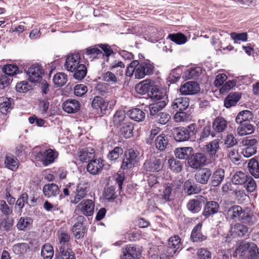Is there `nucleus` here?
I'll return each instance as SVG.
<instances>
[{
    "instance_id": "nucleus-1",
    "label": "nucleus",
    "mask_w": 259,
    "mask_h": 259,
    "mask_svg": "<svg viewBox=\"0 0 259 259\" xmlns=\"http://www.w3.org/2000/svg\"><path fill=\"white\" fill-rule=\"evenodd\" d=\"M223 210L228 220L240 221L249 225L253 224L252 216L239 205H232L225 201L223 204Z\"/></svg>"
},
{
    "instance_id": "nucleus-2",
    "label": "nucleus",
    "mask_w": 259,
    "mask_h": 259,
    "mask_svg": "<svg viewBox=\"0 0 259 259\" xmlns=\"http://www.w3.org/2000/svg\"><path fill=\"white\" fill-rule=\"evenodd\" d=\"M65 68L74 73V77L80 80L84 78L87 72L85 65L80 63V54L75 52L69 54L66 57L64 63Z\"/></svg>"
},
{
    "instance_id": "nucleus-3",
    "label": "nucleus",
    "mask_w": 259,
    "mask_h": 259,
    "mask_svg": "<svg viewBox=\"0 0 259 259\" xmlns=\"http://www.w3.org/2000/svg\"><path fill=\"white\" fill-rule=\"evenodd\" d=\"M151 98L154 101L149 105L151 115H156L159 111L165 107L168 102L167 96L164 92H156L152 94Z\"/></svg>"
},
{
    "instance_id": "nucleus-4",
    "label": "nucleus",
    "mask_w": 259,
    "mask_h": 259,
    "mask_svg": "<svg viewBox=\"0 0 259 259\" xmlns=\"http://www.w3.org/2000/svg\"><path fill=\"white\" fill-rule=\"evenodd\" d=\"M131 66L135 68V77L141 79L146 75L152 74L154 71L153 64L149 61H145L141 63L135 60L131 62Z\"/></svg>"
},
{
    "instance_id": "nucleus-5",
    "label": "nucleus",
    "mask_w": 259,
    "mask_h": 259,
    "mask_svg": "<svg viewBox=\"0 0 259 259\" xmlns=\"http://www.w3.org/2000/svg\"><path fill=\"white\" fill-rule=\"evenodd\" d=\"M182 246L181 239L178 235L171 237L168 241L166 251L160 254V259H172Z\"/></svg>"
},
{
    "instance_id": "nucleus-6",
    "label": "nucleus",
    "mask_w": 259,
    "mask_h": 259,
    "mask_svg": "<svg viewBox=\"0 0 259 259\" xmlns=\"http://www.w3.org/2000/svg\"><path fill=\"white\" fill-rule=\"evenodd\" d=\"M196 132L195 124H191L187 128L178 127L174 131L175 139L179 142L188 141L193 138Z\"/></svg>"
},
{
    "instance_id": "nucleus-7",
    "label": "nucleus",
    "mask_w": 259,
    "mask_h": 259,
    "mask_svg": "<svg viewBox=\"0 0 259 259\" xmlns=\"http://www.w3.org/2000/svg\"><path fill=\"white\" fill-rule=\"evenodd\" d=\"M32 154L36 160L41 161L45 166L53 163L58 156L57 152L50 149L39 152L34 151Z\"/></svg>"
},
{
    "instance_id": "nucleus-8",
    "label": "nucleus",
    "mask_w": 259,
    "mask_h": 259,
    "mask_svg": "<svg viewBox=\"0 0 259 259\" xmlns=\"http://www.w3.org/2000/svg\"><path fill=\"white\" fill-rule=\"evenodd\" d=\"M136 92L140 94L144 95L147 93L151 98L153 93L161 92L154 82L149 80H145L138 83L135 87Z\"/></svg>"
},
{
    "instance_id": "nucleus-9",
    "label": "nucleus",
    "mask_w": 259,
    "mask_h": 259,
    "mask_svg": "<svg viewBox=\"0 0 259 259\" xmlns=\"http://www.w3.org/2000/svg\"><path fill=\"white\" fill-rule=\"evenodd\" d=\"M207 160V156L204 153L201 152L192 153L188 159V164L191 168L197 169L205 165Z\"/></svg>"
},
{
    "instance_id": "nucleus-10",
    "label": "nucleus",
    "mask_w": 259,
    "mask_h": 259,
    "mask_svg": "<svg viewBox=\"0 0 259 259\" xmlns=\"http://www.w3.org/2000/svg\"><path fill=\"white\" fill-rule=\"evenodd\" d=\"M236 251L237 253H240L241 256L252 257L258 253V249L255 243L247 242L240 244Z\"/></svg>"
},
{
    "instance_id": "nucleus-11",
    "label": "nucleus",
    "mask_w": 259,
    "mask_h": 259,
    "mask_svg": "<svg viewBox=\"0 0 259 259\" xmlns=\"http://www.w3.org/2000/svg\"><path fill=\"white\" fill-rule=\"evenodd\" d=\"M90 189L89 184L84 181H81L76 186L75 190V195L73 199L71 200L70 202L72 204H77L81 200L84 198Z\"/></svg>"
},
{
    "instance_id": "nucleus-12",
    "label": "nucleus",
    "mask_w": 259,
    "mask_h": 259,
    "mask_svg": "<svg viewBox=\"0 0 259 259\" xmlns=\"http://www.w3.org/2000/svg\"><path fill=\"white\" fill-rule=\"evenodd\" d=\"M42 67L38 64H34L30 66L26 71L28 79L31 82H39L42 79Z\"/></svg>"
},
{
    "instance_id": "nucleus-13",
    "label": "nucleus",
    "mask_w": 259,
    "mask_h": 259,
    "mask_svg": "<svg viewBox=\"0 0 259 259\" xmlns=\"http://www.w3.org/2000/svg\"><path fill=\"white\" fill-rule=\"evenodd\" d=\"M95 204L91 199H84L76 206L75 211H79L85 216H91L94 212Z\"/></svg>"
},
{
    "instance_id": "nucleus-14",
    "label": "nucleus",
    "mask_w": 259,
    "mask_h": 259,
    "mask_svg": "<svg viewBox=\"0 0 259 259\" xmlns=\"http://www.w3.org/2000/svg\"><path fill=\"white\" fill-rule=\"evenodd\" d=\"M257 142L255 139H251L243 141L242 154L245 157H249L256 153Z\"/></svg>"
},
{
    "instance_id": "nucleus-15",
    "label": "nucleus",
    "mask_w": 259,
    "mask_h": 259,
    "mask_svg": "<svg viewBox=\"0 0 259 259\" xmlns=\"http://www.w3.org/2000/svg\"><path fill=\"white\" fill-rule=\"evenodd\" d=\"M163 165V159L159 157H152L146 161L144 166L147 171H158L162 169Z\"/></svg>"
},
{
    "instance_id": "nucleus-16",
    "label": "nucleus",
    "mask_w": 259,
    "mask_h": 259,
    "mask_svg": "<svg viewBox=\"0 0 259 259\" xmlns=\"http://www.w3.org/2000/svg\"><path fill=\"white\" fill-rule=\"evenodd\" d=\"M211 174V170L209 168L206 167L200 168L195 174V180L198 183L205 185L208 183Z\"/></svg>"
},
{
    "instance_id": "nucleus-17",
    "label": "nucleus",
    "mask_w": 259,
    "mask_h": 259,
    "mask_svg": "<svg viewBox=\"0 0 259 259\" xmlns=\"http://www.w3.org/2000/svg\"><path fill=\"white\" fill-rule=\"evenodd\" d=\"M228 126V122L222 116L216 117L212 123V127L214 134L224 133L226 131Z\"/></svg>"
},
{
    "instance_id": "nucleus-18",
    "label": "nucleus",
    "mask_w": 259,
    "mask_h": 259,
    "mask_svg": "<svg viewBox=\"0 0 259 259\" xmlns=\"http://www.w3.org/2000/svg\"><path fill=\"white\" fill-rule=\"evenodd\" d=\"M141 256L139 250L131 245H127L122 249V252L120 255L121 259H138Z\"/></svg>"
},
{
    "instance_id": "nucleus-19",
    "label": "nucleus",
    "mask_w": 259,
    "mask_h": 259,
    "mask_svg": "<svg viewBox=\"0 0 259 259\" xmlns=\"http://www.w3.org/2000/svg\"><path fill=\"white\" fill-rule=\"evenodd\" d=\"M104 166V161L102 159H96L92 160L89 162L87 169L88 171L91 174L96 175L101 171Z\"/></svg>"
},
{
    "instance_id": "nucleus-20",
    "label": "nucleus",
    "mask_w": 259,
    "mask_h": 259,
    "mask_svg": "<svg viewBox=\"0 0 259 259\" xmlns=\"http://www.w3.org/2000/svg\"><path fill=\"white\" fill-rule=\"evenodd\" d=\"M199 91V85L194 81H188L182 85L180 89V92L184 95H194Z\"/></svg>"
},
{
    "instance_id": "nucleus-21",
    "label": "nucleus",
    "mask_w": 259,
    "mask_h": 259,
    "mask_svg": "<svg viewBox=\"0 0 259 259\" xmlns=\"http://www.w3.org/2000/svg\"><path fill=\"white\" fill-rule=\"evenodd\" d=\"M189 99L187 97H179L174 99L171 103V108L174 111H184L189 106Z\"/></svg>"
},
{
    "instance_id": "nucleus-22",
    "label": "nucleus",
    "mask_w": 259,
    "mask_h": 259,
    "mask_svg": "<svg viewBox=\"0 0 259 259\" xmlns=\"http://www.w3.org/2000/svg\"><path fill=\"white\" fill-rule=\"evenodd\" d=\"M220 140L218 139H214L206 145V150L210 158L215 160L218 157L217 153L220 149Z\"/></svg>"
},
{
    "instance_id": "nucleus-23",
    "label": "nucleus",
    "mask_w": 259,
    "mask_h": 259,
    "mask_svg": "<svg viewBox=\"0 0 259 259\" xmlns=\"http://www.w3.org/2000/svg\"><path fill=\"white\" fill-rule=\"evenodd\" d=\"M80 107L79 102L74 99H67L62 104V108L64 111L68 113L78 112Z\"/></svg>"
},
{
    "instance_id": "nucleus-24",
    "label": "nucleus",
    "mask_w": 259,
    "mask_h": 259,
    "mask_svg": "<svg viewBox=\"0 0 259 259\" xmlns=\"http://www.w3.org/2000/svg\"><path fill=\"white\" fill-rule=\"evenodd\" d=\"M219 203L214 201H207L205 204L202 214L205 218H208L217 213L219 210Z\"/></svg>"
},
{
    "instance_id": "nucleus-25",
    "label": "nucleus",
    "mask_w": 259,
    "mask_h": 259,
    "mask_svg": "<svg viewBox=\"0 0 259 259\" xmlns=\"http://www.w3.org/2000/svg\"><path fill=\"white\" fill-rule=\"evenodd\" d=\"M247 168L250 174L255 179L259 178V161L256 157L248 160Z\"/></svg>"
},
{
    "instance_id": "nucleus-26",
    "label": "nucleus",
    "mask_w": 259,
    "mask_h": 259,
    "mask_svg": "<svg viewBox=\"0 0 259 259\" xmlns=\"http://www.w3.org/2000/svg\"><path fill=\"white\" fill-rule=\"evenodd\" d=\"M92 106L94 109L100 110L101 112H105L108 109L109 103L102 97L96 96L92 101Z\"/></svg>"
},
{
    "instance_id": "nucleus-27",
    "label": "nucleus",
    "mask_w": 259,
    "mask_h": 259,
    "mask_svg": "<svg viewBox=\"0 0 259 259\" xmlns=\"http://www.w3.org/2000/svg\"><path fill=\"white\" fill-rule=\"evenodd\" d=\"M193 153V149L190 147L177 148L175 150V155L180 159H187L191 157Z\"/></svg>"
},
{
    "instance_id": "nucleus-28",
    "label": "nucleus",
    "mask_w": 259,
    "mask_h": 259,
    "mask_svg": "<svg viewBox=\"0 0 259 259\" xmlns=\"http://www.w3.org/2000/svg\"><path fill=\"white\" fill-rule=\"evenodd\" d=\"M42 191L46 197L50 198L57 196L60 190L57 185L51 183L45 185L43 187Z\"/></svg>"
},
{
    "instance_id": "nucleus-29",
    "label": "nucleus",
    "mask_w": 259,
    "mask_h": 259,
    "mask_svg": "<svg viewBox=\"0 0 259 259\" xmlns=\"http://www.w3.org/2000/svg\"><path fill=\"white\" fill-rule=\"evenodd\" d=\"M202 197H196L189 201L187 204L188 209L191 212L195 213L199 212L202 207Z\"/></svg>"
},
{
    "instance_id": "nucleus-30",
    "label": "nucleus",
    "mask_w": 259,
    "mask_h": 259,
    "mask_svg": "<svg viewBox=\"0 0 259 259\" xmlns=\"http://www.w3.org/2000/svg\"><path fill=\"white\" fill-rule=\"evenodd\" d=\"M240 125L237 128V133L240 136L251 134L255 131L254 126L248 122L239 123Z\"/></svg>"
},
{
    "instance_id": "nucleus-31",
    "label": "nucleus",
    "mask_w": 259,
    "mask_h": 259,
    "mask_svg": "<svg viewBox=\"0 0 259 259\" xmlns=\"http://www.w3.org/2000/svg\"><path fill=\"white\" fill-rule=\"evenodd\" d=\"M202 224L198 223L192 230L191 238L193 242H202L206 239V236L201 233Z\"/></svg>"
},
{
    "instance_id": "nucleus-32",
    "label": "nucleus",
    "mask_w": 259,
    "mask_h": 259,
    "mask_svg": "<svg viewBox=\"0 0 259 259\" xmlns=\"http://www.w3.org/2000/svg\"><path fill=\"white\" fill-rule=\"evenodd\" d=\"M57 259H75L74 253L70 248H57L56 253Z\"/></svg>"
},
{
    "instance_id": "nucleus-33",
    "label": "nucleus",
    "mask_w": 259,
    "mask_h": 259,
    "mask_svg": "<svg viewBox=\"0 0 259 259\" xmlns=\"http://www.w3.org/2000/svg\"><path fill=\"white\" fill-rule=\"evenodd\" d=\"M95 156V150L92 148H85L79 152V159L83 162H88L92 160Z\"/></svg>"
},
{
    "instance_id": "nucleus-34",
    "label": "nucleus",
    "mask_w": 259,
    "mask_h": 259,
    "mask_svg": "<svg viewBox=\"0 0 259 259\" xmlns=\"http://www.w3.org/2000/svg\"><path fill=\"white\" fill-rule=\"evenodd\" d=\"M58 239L59 243L58 248H70V237L69 234L65 231L61 230L59 231Z\"/></svg>"
},
{
    "instance_id": "nucleus-35",
    "label": "nucleus",
    "mask_w": 259,
    "mask_h": 259,
    "mask_svg": "<svg viewBox=\"0 0 259 259\" xmlns=\"http://www.w3.org/2000/svg\"><path fill=\"white\" fill-rule=\"evenodd\" d=\"M253 118L252 112L248 110H244L239 112L236 117L235 121L237 123H244L245 121H250Z\"/></svg>"
},
{
    "instance_id": "nucleus-36",
    "label": "nucleus",
    "mask_w": 259,
    "mask_h": 259,
    "mask_svg": "<svg viewBox=\"0 0 259 259\" xmlns=\"http://www.w3.org/2000/svg\"><path fill=\"white\" fill-rule=\"evenodd\" d=\"M241 94L239 93H231L224 100V106L226 108H230L235 106L239 101Z\"/></svg>"
},
{
    "instance_id": "nucleus-37",
    "label": "nucleus",
    "mask_w": 259,
    "mask_h": 259,
    "mask_svg": "<svg viewBox=\"0 0 259 259\" xmlns=\"http://www.w3.org/2000/svg\"><path fill=\"white\" fill-rule=\"evenodd\" d=\"M130 118L136 121L140 122L144 120L145 113L139 108H133L127 112Z\"/></svg>"
},
{
    "instance_id": "nucleus-38",
    "label": "nucleus",
    "mask_w": 259,
    "mask_h": 259,
    "mask_svg": "<svg viewBox=\"0 0 259 259\" xmlns=\"http://www.w3.org/2000/svg\"><path fill=\"white\" fill-rule=\"evenodd\" d=\"M184 190L188 195H191L198 193L200 189L193 180L189 179L185 182Z\"/></svg>"
},
{
    "instance_id": "nucleus-39",
    "label": "nucleus",
    "mask_w": 259,
    "mask_h": 259,
    "mask_svg": "<svg viewBox=\"0 0 259 259\" xmlns=\"http://www.w3.org/2000/svg\"><path fill=\"white\" fill-rule=\"evenodd\" d=\"M102 77L104 81L111 84L118 83L121 80V77L111 70L103 73Z\"/></svg>"
},
{
    "instance_id": "nucleus-40",
    "label": "nucleus",
    "mask_w": 259,
    "mask_h": 259,
    "mask_svg": "<svg viewBox=\"0 0 259 259\" xmlns=\"http://www.w3.org/2000/svg\"><path fill=\"white\" fill-rule=\"evenodd\" d=\"M19 162L14 155L8 154L6 156L5 164L6 167L12 170H16L18 167Z\"/></svg>"
},
{
    "instance_id": "nucleus-41",
    "label": "nucleus",
    "mask_w": 259,
    "mask_h": 259,
    "mask_svg": "<svg viewBox=\"0 0 259 259\" xmlns=\"http://www.w3.org/2000/svg\"><path fill=\"white\" fill-rule=\"evenodd\" d=\"M173 185L172 184H167L164 186L163 189L160 193L161 198L163 202L169 201L171 200V196L173 191Z\"/></svg>"
},
{
    "instance_id": "nucleus-42",
    "label": "nucleus",
    "mask_w": 259,
    "mask_h": 259,
    "mask_svg": "<svg viewBox=\"0 0 259 259\" xmlns=\"http://www.w3.org/2000/svg\"><path fill=\"white\" fill-rule=\"evenodd\" d=\"M248 176L245 173L238 171L236 172L232 178V182L235 185H242L245 184Z\"/></svg>"
},
{
    "instance_id": "nucleus-43",
    "label": "nucleus",
    "mask_w": 259,
    "mask_h": 259,
    "mask_svg": "<svg viewBox=\"0 0 259 259\" xmlns=\"http://www.w3.org/2000/svg\"><path fill=\"white\" fill-rule=\"evenodd\" d=\"M210 135H211L212 137L215 136L214 133H211V132L210 125H206L204 126L202 131L198 135L197 138V141L199 143L203 142L206 141Z\"/></svg>"
},
{
    "instance_id": "nucleus-44",
    "label": "nucleus",
    "mask_w": 259,
    "mask_h": 259,
    "mask_svg": "<svg viewBox=\"0 0 259 259\" xmlns=\"http://www.w3.org/2000/svg\"><path fill=\"white\" fill-rule=\"evenodd\" d=\"M134 126L130 122H126L122 124L120 132L125 138H130L133 136Z\"/></svg>"
},
{
    "instance_id": "nucleus-45",
    "label": "nucleus",
    "mask_w": 259,
    "mask_h": 259,
    "mask_svg": "<svg viewBox=\"0 0 259 259\" xmlns=\"http://www.w3.org/2000/svg\"><path fill=\"white\" fill-rule=\"evenodd\" d=\"M12 249L15 254L23 255L29 251L30 247L26 243H20L15 244Z\"/></svg>"
},
{
    "instance_id": "nucleus-46",
    "label": "nucleus",
    "mask_w": 259,
    "mask_h": 259,
    "mask_svg": "<svg viewBox=\"0 0 259 259\" xmlns=\"http://www.w3.org/2000/svg\"><path fill=\"white\" fill-rule=\"evenodd\" d=\"M32 222L29 217H21L17 223V227L19 230H25L30 228Z\"/></svg>"
},
{
    "instance_id": "nucleus-47",
    "label": "nucleus",
    "mask_w": 259,
    "mask_h": 259,
    "mask_svg": "<svg viewBox=\"0 0 259 259\" xmlns=\"http://www.w3.org/2000/svg\"><path fill=\"white\" fill-rule=\"evenodd\" d=\"M85 228L82 223H75L72 227V232L74 237L77 239L83 237L85 233Z\"/></svg>"
},
{
    "instance_id": "nucleus-48",
    "label": "nucleus",
    "mask_w": 259,
    "mask_h": 259,
    "mask_svg": "<svg viewBox=\"0 0 259 259\" xmlns=\"http://www.w3.org/2000/svg\"><path fill=\"white\" fill-rule=\"evenodd\" d=\"M167 38L178 45H183L187 41V37L181 33H172L169 34Z\"/></svg>"
},
{
    "instance_id": "nucleus-49",
    "label": "nucleus",
    "mask_w": 259,
    "mask_h": 259,
    "mask_svg": "<svg viewBox=\"0 0 259 259\" xmlns=\"http://www.w3.org/2000/svg\"><path fill=\"white\" fill-rule=\"evenodd\" d=\"M232 232L238 236H244L248 231V228L244 225L237 223L232 228Z\"/></svg>"
},
{
    "instance_id": "nucleus-50",
    "label": "nucleus",
    "mask_w": 259,
    "mask_h": 259,
    "mask_svg": "<svg viewBox=\"0 0 259 259\" xmlns=\"http://www.w3.org/2000/svg\"><path fill=\"white\" fill-rule=\"evenodd\" d=\"M167 144V137L163 134L157 136L155 140V146L160 151H163Z\"/></svg>"
},
{
    "instance_id": "nucleus-51",
    "label": "nucleus",
    "mask_w": 259,
    "mask_h": 259,
    "mask_svg": "<svg viewBox=\"0 0 259 259\" xmlns=\"http://www.w3.org/2000/svg\"><path fill=\"white\" fill-rule=\"evenodd\" d=\"M225 171L223 169H217L212 175V185L218 186L224 180Z\"/></svg>"
},
{
    "instance_id": "nucleus-52",
    "label": "nucleus",
    "mask_w": 259,
    "mask_h": 259,
    "mask_svg": "<svg viewBox=\"0 0 259 259\" xmlns=\"http://www.w3.org/2000/svg\"><path fill=\"white\" fill-rule=\"evenodd\" d=\"M126 115L125 113L122 110L117 111L114 114L113 117V122L115 126H122V124L125 122Z\"/></svg>"
},
{
    "instance_id": "nucleus-53",
    "label": "nucleus",
    "mask_w": 259,
    "mask_h": 259,
    "mask_svg": "<svg viewBox=\"0 0 259 259\" xmlns=\"http://www.w3.org/2000/svg\"><path fill=\"white\" fill-rule=\"evenodd\" d=\"M53 246L50 244H46L41 248V255L44 259H52L54 255Z\"/></svg>"
},
{
    "instance_id": "nucleus-54",
    "label": "nucleus",
    "mask_w": 259,
    "mask_h": 259,
    "mask_svg": "<svg viewBox=\"0 0 259 259\" xmlns=\"http://www.w3.org/2000/svg\"><path fill=\"white\" fill-rule=\"evenodd\" d=\"M67 81V76L63 72L56 74L53 77V81L57 87H62L66 83Z\"/></svg>"
},
{
    "instance_id": "nucleus-55",
    "label": "nucleus",
    "mask_w": 259,
    "mask_h": 259,
    "mask_svg": "<svg viewBox=\"0 0 259 259\" xmlns=\"http://www.w3.org/2000/svg\"><path fill=\"white\" fill-rule=\"evenodd\" d=\"M85 53L91 59L99 58L104 54L96 47H91L85 49Z\"/></svg>"
},
{
    "instance_id": "nucleus-56",
    "label": "nucleus",
    "mask_w": 259,
    "mask_h": 259,
    "mask_svg": "<svg viewBox=\"0 0 259 259\" xmlns=\"http://www.w3.org/2000/svg\"><path fill=\"white\" fill-rule=\"evenodd\" d=\"M169 167L174 172H179L182 170V164L180 161L171 157L168 161Z\"/></svg>"
},
{
    "instance_id": "nucleus-57",
    "label": "nucleus",
    "mask_w": 259,
    "mask_h": 259,
    "mask_svg": "<svg viewBox=\"0 0 259 259\" xmlns=\"http://www.w3.org/2000/svg\"><path fill=\"white\" fill-rule=\"evenodd\" d=\"M123 153V149L120 147H115L107 155L108 158L111 161H115Z\"/></svg>"
},
{
    "instance_id": "nucleus-58",
    "label": "nucleus",
    "mask_w": 259,
    "mask_h": 259,
    "mask_svg": "<svg viewBox=\"0 0 259 259\" xmlns=\"http://www.w3.org/2000/svg\"><path fill=\"white\" fill-rule=\"evenodd\" d=\"M125 157L136 165L139 160V152L137 150L130 149L125 155Z\"/></svg>"
},
{
    "instance_id": "nucleus-59",
    "label": "nucleus",
    "mask_w": 259,
    "mask_h": 259,
    "mask_svg": "<svg viewBox=\"0 0 259 259\" xmlns=\"http://www.w3.org/2000/svg\"><path fill=\"white\" fill-rule=\"evenodd\" d=\"M3 71L8 76H13L19 72L18 67L15 64H7L3 67Z\"/></svg>"
},
{
    "instance_id": "nucleus-60",
    "label": "nucleus",
    "mask_w": 259,
    "mask_h": 259,
    "mask_svg": "<svg viewBox=\"0 0 259 259\" xmlns=\"http://www.w3.org/2000/svg\"><path fill=\"white\" fill-rule=\"evenodd\" d=\"M247 179L245 184H243L244 187L248 192H253L257 187L256 182L251 176H248Z\"/></svg>"
},
{
    "instance_id": "nucleus-61",
    "label": "nucleus",
    "mask_w": 259,
    "mask_h": 259,
    "mask_svg": "<svg viewBox=\"0 0 259 259\" xmlns=\"http://www.w3.org/2000/svg\"><path fill=\"white\" fill-rule=\"evenodd\" d=\"M228 156L231 161L236 164H239L241 156L236 149H231L228 150Z\"/></svg>"
},
{
    "instance_id": "nucleus-62",
    "label": "nucleus",
    "mask_w": 259,
    "mask_h": 259,
    "mask_svg": "<svg viewBox=\"0 0 259 259\" xmlns=\"http://www.w3.org/2000/svg\"><path fill=\"white\" fill-rule=\"evenodd\" d=\"M28 195L27 194L24 193H22L17 199L16 203V206L19 207V212L20 213V214L22 212V209L24 206L25 203H28Z\"/></svg>"
},
{
    "instance_id": "nucleus-63",
    "label": "nucleus",
    "mask_w": 259,
    "mask_h": 259,
    "mask_svg": "<svg viewBox=\"0 0 259 259\" xmlns=\"http://www.w3.org/2000/svg\"><path fill=\"white\" fill-rule=\"evenodd\" d=\"M0 211L5 215H9L13 212V206L8 205L5 201L1 200Z\"/></svg>"
},
{
    "instance_id": "nucleus-64",
    "label": "nucleus",
    "mask_w": 259,
    "mask_h": 259,
    "mask_svg": "<svg viewBox=\"0 0 259 259\" xmlns=\"http://www.w3.org/2000/svg\"><path fill=\"white\" fill-rule=\"evenodd\" d=\"M170 118L169 114L163 112L158 113L155 116V119L157 122L162 124L166 123Z\"/></svg>"
}]
</instances>
